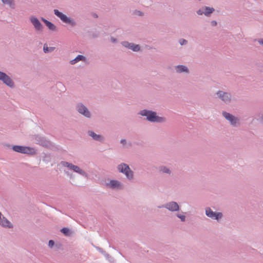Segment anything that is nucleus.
Wrapping results in <instances>:
<instances>
[{
	"label": "nucleus",
	"instance_id": "f257e3e1",
	"mask_svg": "<svg viewBox=\"0 0 263 263\" xmlns=\"http://www.w3.org/2000/svg\"><path fill=\"white\" fill-rule=\"evenodd\" d=\"M139 114L142 116L146 117V120L153 123H163L166 121L165 118L157 116L156 112L150 110H141L139 111Z\"/></svg>",
	"mask_w": 263,
	"mask_h": 263
},
{
	"label": "nucleus",
	"instance_id": "f03ea898",
	"mask_svg": "<svg viewBox=\"0 0 263 263\" xmlns=\"http://www.w3.org/2000/svg\"><path fill=\"white\" fill-rule=\"evenodd\" d=\"M215 95L218 100L227 105L230 104L235 101L234 95L230 91L219 90L216 92Z\"/></svg>",
	"mask_w": 263,
	"mask_h": 263
},
{
	"label": "nucleus",
	"instance_id": "7ed1b4c3",
	"mask_svg": "<svg viewBox=\"0 0 263 263\" xmlns=\"http://www.w3.org/2000/svg\"><path fill=\"white\" fill-rule=\"evenodd\" d=\"M53 13L63 23L69 25L71 27H74L77 25V23L74 18L67 16L58 9H54Z\"/></svg>",
	"mask_w": 263,
	"mask_h": 263
},
{
	"label": "nucleus",
	"instance_id": "20e7f679",
	"mask_svg": "<svg viewBox=\"0 0 263 263\" xmlns=\"http://www.w3.org/2000/svg\"><path fill=\"white\" fill-rule=\"evenodd\" d=\"M119 172L123 174L128 181L133 180L134 172L130 169L129 165L125 163H121L117 166Z\"/></svg>",
	"mask_w": 263,
	"mask_h": 263
},
{
	"label": "nucleus",
	"instance_id": "39448f33",
	"mask_svg": "<svg viewBox=\"0 0 263 263\" xmlns=\"http://www.w3.org/2000/svg\"><path fill=\"white\" fill-rule=\"evenodd\" d=\"M61 164L62 166L67 167L70 170H72L73 172L78 173L85 178H88V175L84 170L80 168L77 165H75L72 163L65 161H61Z\"/></svg>",
	"mask_w": 263,
	"mask_h": 263
},
{
	"label": "nucleus",
	"instance_id": "423d86ee",
	"mask_svg": "<svg viewBox=\"0 0 263 263\" xmlns=\"http://www.w3.org/2000/svg\"><path fill=\"white\" fill-rule=\"evenodd\" d=\"M76 110L86 118H91L92 114L87 107L82 102L77 103L76 105Z\"/></svg>",
	"mask_w": 263,
	"mask_h": 263
},
{
	"label": "nucleus",
	"instance_id": "0eeeda50",
	"mask_svg": "<svg viewBox=\"0 0 263 263\" xmlns=\"http://www.w3.org/2000/svg\"><path fill=\"white\" fill-rule=\"evenodd\" d=\"M205 214L206 216L214 220H219L222 217V213L214 212L209 207L205 208Z\"/></svg>",
	"mask_w": 263,
	"mask_h": 263
},
{
	"label": "nucleus",
	"instance_id": "6e6552de",
	"mask_svg": "<svg viewBox=\"0 0 263 263\" xmlns=\"http://www.w3.org/2000/svg\"><path fill=\"white\" fill-rule=\"evenodd\" d=\"M105 186L112 190H121L123 188L122 183L117 180H110L108 182L105 183Z\"/></svg>",
	"mask_w": 263,
	"mask_h": 263
},
{
	"label": "nucleus",
	"instance_id": "1a4fd4ad",
	"mask_svg": "<svg viewBox=\"0 0 263 263\" xmlns=\"http://www.w3.org/2000/svg\"><path fill=\"white\" fill-rule=\"evenodd\" d=\"M222 115L227 120L230 122L232 126H237L238 125V119L237 117L225 111H222Z\"/></svg>",
	"mask_w": 263,
	"mask_h": 263
},
{
	"label": "nucleus",
	"instance_id": "9d476101",
	"mask_svg": "<svg viewBox=\"0 0 263 263\" xmlns=\"http://www.w3.org/2000/svg\"><path fill=\"white\" fill-rule=\"evenodd\" d=\"M165 208L172 212L178 211L180 209L179 204L175 201H170L159 206V208Z\"/></svg>",
	"mask_w": 263,
	"mask_h": 263
},
{
	"label": "nucleus",
	"instance_id": "9b49d317",
	"mask_svg": "<svg viewBox=\"0 0 263 263\" xmlns=\"http://www.w3.org/2000/svg\"><path fill=\"white\" fill-rule=\"evenodd\" d=\"M0 80L2 81L4 84L8 86L13 88L14 86V84L10 77L5 72L0 71Z\"/></svg>",
	"mask_w": 263,
	"mask_h": 263
},
{
	"label": "nucleus",
	"instance_id": "f8f14e48",
	"mask_svg": "<svg viewBox=\"0 0 263 263\" xmlns=\"http://www.w3.org/2000/svg\"><path fill=\"white\" fill-rule=\"evenodd\" d=\"M121 44L125 48L130 49L134 52H138L141 50V47L139 45L133 43L123 41L121 43Z\"/></svg>",
	"mask_w": 263,
	"mask_h": 263
},
{
	"label": "nucleus",
	"instance_id": "ddd939ff",
	"mask_svg": "<svg viewBox=\"0 0 263 263\" xmlns=\"http://www.w3.org/2000/svg\"><path fill=\"white\" fill-rule=\"evenodd\" d=\"M29 20L36 31H42L43 30V26L36 16H31L29 17Z\"/></svg>",
	"mask_w": 263,
	"mask_h": 263
},
{
	"label": "nucleus",
	"instance_id": "4468645a",
	"mask_svg": "<svg viewBox=\"0 0 263 263\" xmlns=\"http://www.w3.org/2000/svg\"><path fill=\"white\" fill-rule=\"evenodd\" d=\"M12 149L18 153L22 154H29L32 153L33 150L32 148L28 146H23L20 145H13L12 147Z\"/></svg>",
	"mask_w": 263,
	"mask_h": 263
},
{
	"label": "nucleus",
	"instance_id": "2eb2a0df",
	"mask_svg": "<svg viewBox=\"0 0 263 263\" xmlns=\"http://www.w3.org/2000/svg\"><path fill=\"white\" fill-rule=\"evenodd\" d=\"M34 140L36 143L44 147H49L51 145L49 141L47 140L45 138L40 136H36Z\"/></svg>",
	"mask_w": 263,
	"mask_h": 263
},
{
	"label": "nucleus",
	"instance_id": "dca6fc26",
	"mask_svg": "<svg viewBox=\"0 0 263 263\" xmlns=\"http://www.w3.org/2000/svg\"><path fill=\"white\" fill-rule=\"evenodd\" d=\"M87 134L89 136L91 137L96 141L100 142H103L104 141L105 139L102 135L97 134L92 130H88Z\"/></svg>",
	"mask_w": 263,
	"mask_h": 263
},
{
	"label": "nucleus",
	"instance_id": "f3484780",
	"mask_svg": "<svg viewBox=\"0 0 263 263\" xmlns=\"http://www.w3.org/2000/svg\"><path fill=\"white\" fill-rule=\"evenodd\" d=\"M0 225L4 228H12L13 224L0 212Z\"/></svg>",
	"mask_w": 263,
	"mask_h": 263
},
{
	"label": "nucleus",
	"instance_id": "a211bd4d",
	"mask_svg": "<svg viewBox=\"0 0 263 263\" xmlns=\"http://www.w3.org/2000/svg\"><path fill=\"white\" fill-rule=\"evenodd\" d=\"M175 69L177 73H185L189 74L190 73L187 67L183 65H178L175 67Z\"/></svg>",
	"mask_w": 263,
	"mask_h": 263
},
{
	"label": "nucleus",
	"instance_id": "6ab92c4d",
	"mask_svg": "<svg viewBox=\"0 0 263 263\" xmlns=\"http://www.w3.org/2000/svg\"><path fill=\"white\" fill-rule=\"evenodd\" d=\"M41 20L44 22V23L50 30L53 31L57 30V26L51 22L46 20L43 17L41 18Z\"/></svg>",
	"mask_w": 263,
	"mask_h": 263
},
{
	"label": "nucleus",
	"instance_id": "aec40b11",
	"mask_svg": "<svg viewBox=\"0 0 263 263\" xmlns=\"http://www.w3.org/2000/svg\"><path fill=\"white\" fill-rule=\"evenodd\" d=\"M86 58L85 56L82 55H78L75 59L71 60L70 63L71 65H74L80 61H85Z\"/></svg>",
	"mask_w": 263,
	"mask_h": 263
},
{
	"label": "nucleus",
	"instance_id": "412c9836",
	"mask_svg": "<svg viewBox=\"0 0 263 263\" xmlns=\"http://www.w3.org/2000/svg\"><path fill=\"white\" fill-rule=\"evenodd\" d=\"M3 4L8 5L11 9L15 8V4L14 0H1Z\"/></svg>",
	"mask_w": 263,
	"mask_h": 263
},
{
	"label": "nucleus",
	"instance_id": "4be33fe9",
	"mask_svg": "<svg viewBox=\"0 0 263 263\" xmlns=\"http://www.w3.org/2000/svg\"><path fill=\"white\" fill-rule=\"evenodd\" d=\"M203 9L204 11V14L206 16H209L215 10L213 8L206 6L203 7Z\"/></svg>",
	"mask_w": 263,
	"mask_h": 263
},
{
	"label": "nucleus",
	"instance_id": "5701e85b",
	"mask_svg": "<svg viewBox=\"0 0 263 263\" xmlns=\"http://www.w3.org/2000/svg\"><path fill=\"white\" fill-rule=\"evenodd\" d=\"M160 172L162 173L167 174L170 175L172 173L171 171L167 167L162 165L160 166L159 168Z\"/></svg>",
	"mask_w": 263,
	"mask_h": 263
},
{
	"label": "nucleus",
	"instance_id": "b1692460",
	"mask_svg": "<svg viewBox=\"0 0 263 263\" xmlns=\"http://www.w3.org/2000/svg\"><path fill=\"white\" fill-rule=\"evenodd\" d=\"M55 49V47H48L46 44H45L43 46V51L45 53H48L49 52L53 51Z\"/></svg>",
	"mask_w": 263,
	"mask_h": 263
},
{
	"label": "nucleus",
	"instance_id": "393cba45",
	"mask_svg": "<svg viewBox=\"0 0 263 263\" xmlns=\"http://www.w3.org/2000/svg\"><path fill=\"white\" fill-rule=\"evenodd\" d=\"M120 143L123 145L124 147H130L132 146L131 142H127V141L125 139H121L120 140Z\"/></svg>",
	"mask_w": 263,
	"mask_h": 263
},
{
	"label": "nucleus",
	"instance_id": "a878e982",
	"mask_svg": "<svg viewBox=\"0 0 263 263\" xmlns=\"http://www.w3.org/2000/svg\"><path fill=\"white\" fill-rule=\"evenodd\" d=\"M61 232L65 236H69L70 235V230L67 228H63L61 230Z\"/></svg>",
	"mask_w": 263,
	"mask_h": 263
},
{
	"label": "nucleus",
	"instance_id": "bb28decb",
	"mask_svg": "<svg viewBox=\"0 0 263 263\" xmlns=\"http://www.w3.org/2000/svg\"><path fill=\"white\" fill-rule=\"evenodd\" d=\"M96 249L102 254H104L106 257H109V254L106 253L105 251H104L103 249L100 248V247H96Z\"/></svg>",
	"mask_w": 263,
	"mask_h": 263
},
{
	"label": "nucleus",
	"instance_id": "cd10ccee",
	"mask_svg": "<svg viewBox=\"0 0 263 263\" xmlns=\"http://www.w3.org/2000/svg\"><path fill=\"white\" fill-rule=\"evenodd\" d=\"M179 43L181 46L185 45L187 44V41L184 39H180L179 40Z\"/></svg>",
	"mask_w": 263,
	"mask_h": 263
},
{
	"label": "nucleus",
	"instance_id": "c85d7f7f",
	"mask_svg": "<svg viewBox=\"0 0 263 263\" xmlns=\"http://www.w3.org/2000/svg\"><path fill=\"white\" fill-rule=\"evenodd\" d=\"M176 216L179 219H180L182 222H184L185 221V216L184 215L180 214H177L176 215Z\"/></svg>",
	"mask_w": 263,
	"mask_h": 263
},
{
	"label": "nucleus",
	"instance_id": "c756f323",
	"mask_svg": "<svg viewBox=\"0 0 263 263\" xmlns=\"http://www.w3.org/2000/svg\"><path fill=\"white\" fill-rule=\"evenodd\" d=\"M134 14L138 16H142L143 15V13L141 11L136 10L134 12Z\"/></svg>",
	"mask_w": 263,
	"mask_h": 263
},
{
	"label": "nucleus",
	"instance_id": "7c9ffc66",
	"mask_svg": "<svg viewBox=\"0 0 263 263\" xmlns=\"http://www.w3.org/2000/svg\"><path fill=\"white\" fill-rule=\"evenodd\" d=\"M197 13L199 15H201L202 14H204V11H203V7H202L201 8H200L198 10H197Z\"/></svg>",
	"mask_w": 263,
	"mask_h": 263
},
{
	"label": "nucleus",
	"instance_id": "2f4dec72",
	"mask_svg": "<svg viewBox=\"0 0 263 263\" xmlns=\"http://www.w3.org/2000/svg\"><path fill=\"white\" fill-rule=\"evenodd\" d=\"M54 245V242L52 240H50L48 242V246L49 247L52 248Z\"/></svg>",
	"mask_w": 263,
	"mask_h": 263
},
{
	"label": "nucleus",
	"instance_id": "473e14b6",
	"mask_svg": "<svg viewBox=\"0 0 263 263\" xmlns=\"http://www.w3.org/2000/svg\"><path fill=\"white\" fill-rule=\"evenodd\" d=\"M211 25H212V26H216V25H217V22H216V21H211Z\"/></svg>",
	"mask_w": 263,
	"mask_h": 263
},
{
	"label": "nucleus",
	"instance_id": "72a5a7b5",
	"mask_svg": "<svg viewBox=\"0 0 263 263\" xmlns=\"http://www.w3.org/2000/svg\"><path fill=\"white\" fill-rule=\"evenodd\" d=\"M110 40L112 43H116L117 42V39L114 37H111Z\"/></svg>",
	"mask_w": 263,
	"mask_h": 263
},
{
	"label": "nucleus",
	"instance_id": "f704fd0d",
	"mask_svg": "<svg viewBox=\"0 0 263 263\" xmlns=\"http://www.w3.org/2000/svg\"><path fill=\"white\" fill-rule=\"evenodd\" d=\"M258 42L260 45L263 46V39L258 40Z\"/></svg>",
	"mask_w": 263,
	"mask_h": 263
},
{
	"label": "nucleus",
	"instance_id": "c9c22d12",
	"mask_svg": "<svg viewBox=\"0 0 263 263\" xmlns=\"http://www.w3.org/2000/svg\"><path fill=\"white\" fill-rule=\"evenodd\" d=\"M94 16L96 17H97L98 15H97V14H94Z\"/></svg>",
	"mask_w": 263,
	"mask_h": 263
}]
</instances>
